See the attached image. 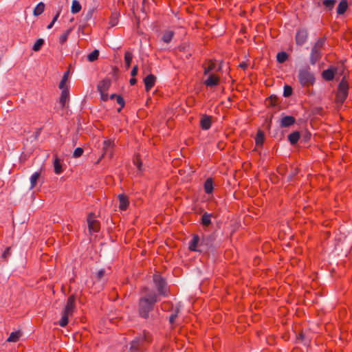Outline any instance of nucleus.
I'll return each mask as SVG.
<instances>
[{"instance_id":"nucleus-23","label":"nucleus","mask_w":352,"mask_h":352,"mask_svg":"<svg viewBox=\"0 0 352 352\" xmlns=\"http://www.w3.org/2000/svg\"><path fill=\"white\" fill-rule=\"evenodd\" d=\"M21 336V333L19 331L12 332L7 339L8 342H16Z\"/></svg>"},{"instance_id":"nucleus-27","label":"nucleus","mask_w":352,"mask_h":352,"mask_svg":"<svg viewBox=\"0 0 352 352\" xmlns=\"http://www.w3.org/2000/svg\"><path fill=\"white\" fill-rule=\"evenodd\" d=\"M300 138V133L298 131L293 132L288 135V140L292 144H295Z\"/></svg>"},{"instance_id":"nucleus-42","label":"nucleus","mask_w":352,"mask_h":352,"mask_svg":"<svg viewBox=\"0 0 352 352\" xmlns=\"http://www.w3.org/2000/svg\"><path fill=\"white\" fill-rule=\"evenodd\" d=\"M82 153L83 149L82 148L78 147L74 150L73 155L75 157H79L82 155Z\"/></svg>"},{"instance_id":"nucleus-29","label":"nucleus","mask_w":352,"mask_h":352,"mask_svg":"<svg viewBox=\"0 0 352 352\" xmlns=\"http://www.w3.org/2000/svg\"><path fill=\"white\" fill-rule=\"evenodd\" d=\"M110 98H116L117 103L120 106V107L118 109V111H120L121 109L124 106V100L121 96L112 94Z\"/></svg>"},{"instance_id":"nucleus-31","label":"nucleus","mask_w":352,"mask_h":352,"mask_svg":"<svg viewBox=\"0 0 352 352\" xmlns=\"http://www.w3.org/2000/svg\"><path fill=\"white\" fill-rule=\"evenodd\" d=\"M173 36H174V32L173 31H170V30L166 31L162 36V40L165 43H168L172 40Z\"/></svg>"},{"instance_id":"nucleus-22","label":"nucleus","mask_w":352,"mask_h":352,"mask_svg":"<svg viewBox=\"0 0 352 352\" xmlns=\"http://www.w3.org/2000/svg\"><path fill=\"white\" fill-rule=\"evenodd\" d=\"M54 173L57 175H59L63 172L60 160L57 157H56L54 160Z\"/></svg>"},{"instance_id":"nucleus-17","label":"nucleus","mask_w":352,"mask_h":352,"mask_svg":"<svg viewBox=\"0 0 352 352\" xmlns=\"http://www.w3.org/2000/svg\"><path fill=\"white\" fill-rule=\"evenodd\" d=\"M61 95L60 97V103L62 107H64L66 105V103L69 100V89H61Z\"/></svg>"},{"instance_id":"nucleus-36","label":"nucleus","mask_w":352,"mask_h":352,"mask_svg":"<svg viewBox=\"0 0 352 352\" xmlns=\"http://www.w3.org/2000/svg\"><path fill=\"white\" fill-rule=\"evenodd\" d=\"M336 3V0H324L323 5L329 10H332Z\"/></svg>"},{"instance_id":"nucleus-48","label":"nucleus","mask_w":352,"mask_h":352,"mask_svg":"<svg viewBox=\"0 0 352 352\" xmlns=\"http://www.w3.org/2000/svg\"><path fill=\"white\" fill-rule=\"evenodd\" d=\"M60 14V11L59 10V11H58V12H56V14H55V16H54V18H53V19H52V21H53V22H54V23H55V22L58 20V17H59Z\"/></svg>"},{"instance_id":"nucleus-19","label":"nucleus","mask_w":352,"mask_h":352,"mask_svg":"<svg viewBox=\"0 0 352 352\" xmlns=\"http://www.w3.org/2000/svg\"><path fill=\"white\" fill-rule=\"evenodd\" d=\"M321 51L312 48L310 60L311 64H315L320 58Z\"/></svg>"},{"instance_id":"nucleus-16","label":"nucleus","mask_w":352,"mask_h":352,"mask_svg":"<svg viewBox=\"0 0 352 352\" xmlns=\"http://www.w3.org/2000/svg\"><path fill=\"white\" fill-rule=\"evenodd\" d=\"M296 120L293 116H286L282 118L280 120V126L282 127H288L294 124Z\"/></svg>"},{"instance_id":"nucleus-30","label":"nucleus","mask_w":352,"mask_h":352,"mask_svg":"<svg viewBox=\"0 0 352 352\" xmlns=\"http://www.w3.org/2000/svg\"><path fill=\"white\" fill-rule=\"evenodd\" d=\"M68 74H69V71L66 72L63 76L62 77V79L59 83V88L60 89H68L67 86H66V83L68 80Z\"/></svg>"},{"instance_id":"nucleus-20","label":"nucleus","mask_w":352,"mask_h":352,"mask_svg":"<svg viewBox=\"0 0 352 352\" xmlns=\"http://www.w3.org/2000/svg\"><path fill=\"white\" fill-rule=\"evenodd\" d=\"M199 241V236L197 235H194L192 240L189 243V249L191 251H198L197 245Z\"/></svg>"},{"instance_id":"nucleus-3","label":"nucleus","mask_w":352,"mask_h":352,"mask_svg":"<svg viewBox=\"0 0 352 352\" xmlns=\"http://www.w3.org/2000/svg\"><path fill=\"white\" fill-rule=\"evenodd\" d=\"M349 86L347 82L343 78L338 85L336 94V100L338 102L342 103L348 96Z\"/></svg>"},{"instance_id":"nucleus-53","label":"nucleus","mask_w":352,"mask_h":352,"mask_svg":"<svg viewBox=\"0 0 352 352\" xmlns=\"http://www.w3.org/2000/svg\"><path fill=\"white\" fill-rule=\"evenodd\" d=\"M110 23H111V25H112V26H113V25H115L116 24V22H114V21H111V22H110Z\"/></svg>"},{"instance_id":"nucleus-7","label":"nucleus","mask_w":352,"mask_h":352,"mask_svg":"<svg viewBox=\"0 0 352 352\" xmlns=\"http://www.w3.org/2000/svg\"><path fill=\"white\" fill-rule=\"evenodd\" d=\"M307 36H308V33H307V30H303V29L298 30L296 34V44L298 45H303L306 42V41L307 39Z\"/></svg>"},{"instance_id":"nucleus-9","label":"nucleus","mask_w":352,"mask_h":352,"mask_svg":"<svg viewBox=\"0 0 352 352\" xmlns=\"http://www.w3.org/2000/svg\"><path fill=\"white\" fill-rule=\"evenodd\" d=\"M114 146L113 141L111 140H106L103 142L102 149L104 151L103 155H109V157L112 156V150Z\"/></svg>"},{"instance_id":"nucleus-11","label":"nucleus","mask_w":352,"mask_h":352,"mask_svg":"<svg viewBox=\"0 0 352 352\" xmlns=\"http://www.w3.org/2000/svg\"><path fill=\"white\" fill-rule=\"evenodd\" d=\"M156 78L153 74L148 75L144 79L145 89L146 91L151 90L155 83Z\"/></svg>"},{"instance_id":"nucleus-26","label":"nucleus","mask_w":352,"mask_h":352,"mask_svg":"<svg viewBox=\"0 0 352 352\" xmlns=\"http://www.w3.org/2000/svg\"><path fill=\"white\" fill-rule=\"evenodd\" d=\"M81 10V5L78 0H73L71 7V12L73 14L79 12Z\"/></svg>"},{"instance_id":"nucleus-10","label":"nucleus","mask_w":352,"mask_h":352,"mask_svg":"<svg viewBox=\"0 0 352 352\" xmlns=\"http://www.w3.org/2000/svg\"><path fill=\"white\" fill-rule=\"evenodd\" d=\"M336 72L337 69L336 67H331V68L324 70L322 72V76L325 80H332Z\"/></svg>"},{"instance_id":"nucleus-18","label":"nucleus","mask_w":352,"mask_h":352,"mask_svg":"<svg viewBox=\"0 0 352 352\" xmlns=\"http://www.w3.org/2000/svg\"><path fill=\"white\" fill-rule=\"evenodd\" d=\"M348 8V2L346 0H342L338 7H337V9H336V12H337V14L338 15H342L347 10Z\"/></svg>"},{"instance_id":"nucleus-43","label":"nucleus","mask_w":352,"mask_h":352,"mask_svg":"<svg viewBox=\"0 0 352 352\" xmlns=\"http://www.w3.org/2000/svg\"><path fill=\"white\" fill-rule=\"evenodd\" d=\"M134 164L135 165L137 166L138 169L139 170H142V162L140 160L139 157H136L135 160H134Z\"/></svg>"},{"instance_id":"nucleus-2","label":"nucleus","mask_w":352,"mask_h":352,"mask_svg":"<svg viewBox=\"0 0 352 352\" xmlns=\"http://www.w3.org/2000/svg\"><path fill=\"white\" fill-rule=\"evenodd\" d=\"M75 300L76 298L74 295L68 298L66 305L62 311V317L58 322L60 327H65L68 324L69 318L73 316L76 309Z\"/></svg>"},{"instance_id":"nucleus-8","label":"nucleus","mask_w":352,"mask_h":352,"mask_svg":"<svg viewBox=\"0 0 352 352\" xmlns=\"http://www.w3.org/2000/svg\"><path fill=\"white\" fill-rule=\"evenodd\" d=\"M144 340H145L146 342L149 341V340L147 337V335L145 333H144V336L142 337L136 338L131 342V352H138V348L140 346V344L143 342Z\"/></svg>"},{"instance_id":"nucleus-52","label":"nucleus","mask_w":352,"mask_h":352,"mask_svg":"<svg viewBox=\"0 0 352 352\" xmlns=\"http://www.w3.org/2000/svg\"><path fill=\"white\" fill-rule=\"evenodd\" d=\"M240 67H241V68L245 69V68H246L247 65H246V63H241V64H240Z\"/></svg>"},{"instance_id":"nucleus-51","label":"nucleus","mask_w":352,"mask_h":352,"mask_svg":"<svg viewBox=\"0 0 352 352\" xmlns=\"http://www.w3.org/2000/svg\"><path fill=\"white\" fill-rule=\"evenodd\" d=\"M54 23H55L54 22L52 21V22H51V23L47 25V28L48 30L51 29V28L53 27V25H54Z\"/></svg>"},{"instance_id":"nucleus-35","label":"nucleus","mask_w":352,"mask_h":352,"mask_svg":"<svg viewBox=\"0 0 352 352\" xmlns=\"http://www.w3.org/2000/svg\"><path fill=\"white\" fill-rule=\"evenodd\" d=\"M43 44H44V40L43 38H38L34 44L32 50L34 52H38L41 50V48Z\"/></svg>"},{"instance_id":"nucleus-1","label":"nucleus","mask_w":352,"mask_h":352,"mask_svg":"<svg viewBox=\"0 0 352 352\" xmlns=\"http://www.w3.org/2000/svg\"><path fill=\"white\" fill-rule=\"evenodd\" d=\"M157 296L155 294H149L140 300L139 311L143 318H147L148 313L153 308L155 303L158 300Z\"/></svg>"},{"instance_id":"nucleus-38","label":"nucleus","mask_w":352,"mask_h":352,"mask_svg":"<svg viewBox=\"0 0 352 352\" xmlns=\"http://www.w3.org/2000/svg\"><path fill=\"white\" fill-rule=\"evenodd\" d=\"M277 60L279 63H284L287 59V54L285 52H279L277 56Z\"/></svg>"},{"instance_id":"nucleus-34","label":"nucleus","mask_w":352,"mask_h":352,"mask_svg":"<svg viewBox=\"0 0 352 352\" xmlns=\"http://www.w3.org/2000/svg\"><path fill=\"white\" fill-rule=\"evenodd\" d=\"M264 141V133L261 131L257 132L255 142L256 145H262Z\"/></svg>"},{"instance_id":"nucleus-41","label":"nucleus","mask_w":352,"mask_h":352,"mask_svg":"<svg viewBox=\"0 0 352 352\" xmlns=\"http://www.w3.org/2000/svg\"><path fill=\"white\" fill-rule=\"evenodd\" d=\"M292 94V89L290 86L286 85L284 87L283 96L285 97H288L291 96Z\"/></svg>"},{"instance_id":"nucleus-44","label":"nucleus","mask_w":352,"mask_h":352,"mask_svg":"<svg viewBox=\"0 0 352 352\" xmlns=\"http://www.w3.org/2000/svg\"><path fill=\"white\" fill-rule=\"evenodd\" d=\"M10 254V248H7L2 254V257L6 258Z\"/></svg>"},{"instance_id":"nucleus-6","label":"nucleus","mask_w":352,"mask_h":352,"mask_svg":"<svg viewBox=\"0 0 352 352\" xmlns=\"http://www.w3.org/2000/svg\"><path fill=\"white\" fill-rule=\"evenodd\" d=\"M87 223L89 232H97L100 230V223L95 219L94 214H89L87 217Z\"/></svg>"},{"instance_id":"nucleus-12","label":"nucleus","mask_w":352,"mask_h":352,"mask_svg":"<svg viewBox=\"0 0 352 352\" xmlns=\"http://www.w3.org/2000/svg\"><path fill=\"white\" fill-rule=\"evenodd\" d=\"M212 123L211 116L204 115L201 117L200 120V125L202 129L208 130L210 128Z\"/></svg>"},{"instance_id":"nucleus-49","label":"nucleus","mask_w":352,"mask_h":352,"mask_svg":"<svg viewBox=\"0 0 352 352\" xmlns=\"http://www.w3.org/2000/svg\"><path fill=\"white\" fill-rule=\"evenodd\" d=\"M101 94V98L103 100H107V98H108V95L106 92L104 93H100Z\"/></svg>"},{"instance_id":"nucleus-14","label":"nucleus","mask_w":352,"mask_h":352,"mask_svg":"<svg viewBox=\"0 0 352 352\" xmlns=\"http://www.w3.org/2000/svg\"><path fill=\"white\" fill-rule=\"evenodd\" d=\"M219 82V76L215 74H210L208 78L205 80V85L208 87H213L217 85Z\"/></svg>"},{"instance_id":"nucleus-50","label":"nucleus","mask_w":352,"mask_h":352,"mask_svg":"<svg viewBox=\"0 0 352 352\" xmlns=\"http://www.w3.org/2000/svg\"><path fill=\"white\" fill-rule=\"evenodd\" d=\"M136 82H137V80H136V79H135V78H132L130 80V81H129V82H130L131 85H134L136 83Z\"/></svg>"},{"instance_id":"nucleus-25","label":"nucleus","mask_w":352,"mask_h":352,"mask_svg":"<svg viewBox=\"0 0 352 352\" xmlns=\"http://www.w3.org/2000/svg\"><path fill=\"white\" fill-rule=\"evenodd\" d=\"M40 173L39 172H35L34 173H33L32 175V176L30 177V189H33L36 185V183H37V180L38 179V178L40 177Z\"/></svg>"},{"instance_id":"nucleus-15","label":"nucleus","mask_w":352,"mask_h":352,"mask_svg":"<svg viewBox=\"0 0 352 352\" xmlns=\"http://www.w3.org/2000/svg\"><path fill=\"white\" fill-rule=\"evenodd\" d=\"M111 86V80L110 79H104L100 81L98 85V89L100 93H104L109 89Z\"/></svg>"},{"instance_id":"nucleus-47","label":"nucleus","mask_w":352,"mask_h":352,"mask_svg":"<svg viewBox=\"0 0 352 352\" xmlns=\"http://www.w3.org/2000/svg\"><path fill=\"white\" fill-rule=\"evenodd\" d=\"M104 272L105 271L104 270H100L98 272H97V277L98 278H101L104 274Z\"/></svg>"},{"instance_id":"nucleus-28","label":"nucleus","mask_w":352,"mask_h":352,"mask_svg":"<svg viewBox=\"0 0 352 352\" xmlns=\"http://www.w3.org/2000/svg\"><path fill=\"white\" fill-rule=\"evenodd\" d=\"M211 214L204 213L201 217V223L204 226H208L211 223Z\"/></svg>"},{"instance_id":"nucleus-13","label":"nucleus","mask_w":352,"mask_h":352,"mask_svg":"<svg viewBox=\"0 0 352 352\" xmlns=\"http://www.w3.org/2000/svg\"><path fill=\"white\" fill-rule=\"evenodd\" d=\"M119 208L120 210H126L129 205V201L126 196L120 195L118 196Z\"/></svg>"},{"instance_id":"nucleus-37","label":"nucleus","mask_w":352,"mask_h":352,"mask_svg":"<svg viewBox=\"0 0 352 352\" xmlns=\"http://www.w3.org/2000/svg\"><path fill=\"white\" fill-rule=\"evenodd\" d=\"M71 32V29L67 30L65 32L63 33L59 37V42L61 44H63L67 39L69 34Z\"/></svg>"},{"instance_id":"nucleus-21","label":"nucleus","mask_w":352,"mask_h":352,"mask_svg":"<svg viewBox=\"0 0 352 352\" xmlns=\"http://www.w3.org/2000/svg\"><path fill=\"white\" fill-rule=\"evenodd\" d=\"M45 7L44 3H38L33 10V14L36 16L41 15L44 12Z\"/></svg>"},{"instance_id":"nucleus-39","label":"nucleus","mask_w":352,"mask_h":352,"mask_svg":"<svg viewBox=\"0 0 352 352\" xmlns=\"http://www.w3.org/2000/svg\"><path fill=\"white\" fill-rule=\"evenodd\" d=\"M324 43V38H319L316 43L314 45V48L318 50L321 51V49Z\"/></svg>"},{"instance_id":"nucleus-32","label":"nucleus","mask_w":352,"mask_h":352,"mask_svg":"<svg viewBox=\"0 0 352 352\" xmlns=\"http://www.w3.org/2000/svg\"><path fill=\"white\" fill-rule=\"evenodd\" d=\"M98 56H99V51L98 50H95L93 52H91L89 54H88L87 60L89 62H94L98 59Z\"/></svg>"},{"instance_id":"nucleus-4","label":"nucleus","mask_w":352,"mask_h":352,"mask_svg":"<svg viewBox=\"0 0 352 352\" xmlns=\"http://www.w3.org/2000/svg\"><path fill=\"white\" fill-rule=\"evenodd\" d=\"M298 79L304 87L313 85L315 80L314 75L307 70H300L298 74Z\"/></svg>"},{"instance_id":"nucleus-5","label":"nucleus","mask_w":352,"mask_h":352,"mask_svg":"<svg viewBox=\"0 0 352 352\" xmlns=\"http://www.w3.org/2000/svg\"><path fill=\"white\" fill-rule=\"evenodd\" d=\"M153 281L160 295L165 296L166 294V283L159 274L153 275Z\"/></svg>"},{"instance_id":"nucleus-46","label":"nucleus","mask_w":352,"mask_h":352,"mask_svg":"<svg viewBox=\"0 0 352 352\" xmlns=\"http://www.w3.org/2000/svg\"><path fill=\"white\" fill-rule=\"evenodd\" d=\"M177 316V313L171 314V316H170V318H169L170 322L171 324H173L175 322Z\"/></svg>"},{"instance_id":"nucleus-40","label":"nucleus","mask_w":352,"mask_h":352,"mask_svg":"<svg viewBox=\"0 0 352 352\" xmlns=\"http://www.w3.org/2000/svg\"><path fill=\"white\" fill-rule=\"evenodd\" d=\"M215 67V64L213 62H210L207 67L204 68V74L206 75L212 71Z\"/></svg>"},{"instance_id":"nucleus-33","label":"nucleus","mask_w":352,"mask_h":352,"mask_svg":"<svg viewBox=\"0 0 352 352\" xmlns=\"http://www.w3.org/2000/svg\"><path fill=\"white\" fill-rule=\"evenodd\" d=\"M133 59V54L130 52H126L124 54V62L127 68L131 66Z\"/></svg>"},{"instance_id":"nucleus-45","label":"nucleus","mask_w":352,"mask_h":352,"mask_svg":"<svg viewBox=\"0 0 352 352\" xmlns=\"http://www.w3.org/2000/svg\"><path fill=\"white\" fill-rule=\"evenodd\" d=\"M138 66H137V65H135V66L133 67L132 70H131V76H136V75H137V74H138Z\"/></svg>"},{"instance_id":"nucleus-24","label":"nucleus","mask_w":352,"mask_h":352,"mask_svg":"<svg viewBox=\"0 0 352 352\" xmlns=\"http://www.w3.org/2000/svg\"><path fill=\"white\" fill-rule=\"evenodd\" d=\"M204 190L205 192L208 194H210L213 190V182L211 178H208L206 179L204 184Z\"/></svg>"}]
</instances>
